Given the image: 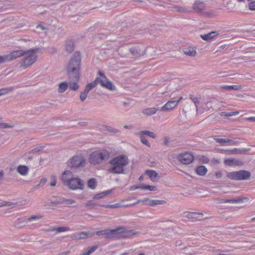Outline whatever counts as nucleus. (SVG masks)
<instances>
[{
    "label": "nucleus",
    "instance_id": "61",
    "mask_svg": "<svg viewBox=\"0 0 255 255\" xmlns=\"http://www.w3.org/2000/svg\"><path fill=\"white\" fill-rule=\"evenodd\" d=\"M220 88L222 90H226V91H230V86L229 85H221L220 86Z\"/></svg>",
    "mask_w": 255,
    "mask_h": 255
},
{
    "label": "nucleus",
    "instance_id": "46",
    "mask_svg": "<svg viewBox=\"0 0 255 255\" xmlns=\"http://www.w3.org/2000/svg\"><path fill=\"white\" fill-rule=\"evenodd\" d=\"M36 31L39 33L42 31H44L46 33L47 31V28L42 24H39L36 26Z\"/></svg>",
    "mask_w": 255,
    "mask_h": 255
},
{
    "label": "nucleus",
    "instance_id": "49",
    "mask_svg": "<svg viewBox=\"0 0 255 255\" xmlns=\"http://www.w3.org/2000/svg\"><path fill=\"white\" fill-rule=\"evenodd\" d=\"M88 92H86L85 90L81 92L80 95V99L81 101H84L87 97Z\"/></svg>",
    "mask_w": 255,
    "mask_h": 255
},
{
    "label": "nucleus",
    "instance_id": "62",
    "mask_svg": "<svg viewBox=\"0 0 255 255\" xmlns=\"http://www.w3.org/2000/svg\"><path fill=\"white\" fill-rule=\"evenodd\" d=\"M137 189H141V184L139 185H133L130 188V190H134Z\"/></svg>",
    "mask_w": 255,
    "mask_h": 255
},
{
    "label": "nucleus",
    "instance_id": "41",
    "mask_svg": "<svg viewBox=\"0 0 255 255\" xmlns=\"http://www.w3.org/2000/svg\"><path fill=\"white\" fill-rule=\"evenodd\" d=\"M98 248V246L95 245L91 248L89 250H88L86 252L83 253L81 255H90L94 252H95Z\"/></svg>",
    "mask_w": 255,
    "mask_h": 255
},
{
    "label": "nucleus",
    "instance_id": "39",
    "mask_svg": "<svg viewBox=\"0 0 255 255\" xmlns=\"http://www.w3.org/2000/svg\"><path fill=\"white\" fill-rule=\"evenodd\" d=\"M105 128L107 131H108L111 133H114V134H116L119 132L118 129H116L112 127H110V126H105Z\"/></svg>",
    "mask_w": 255,
    "mask_h": 255
},
{
    "label": "nucleus",
    "instance_id": "7",
    "mask_svg": "<svg viewBox=\"0 0 255 255\" xmlns=\"http://www.w3.org/2000/svg\"><path fill=\"white\" fill-rule=\"evenodd\" d=\"M96 80L97 84H99L102 87L110 91L116 90V87L114 83L101 71H98V76L96 77Z\"/></svg>",
    "mask_w": 255,
    "mask_h": 255
},
{
    "label": "nucleus",
    "instance_id": "9",
    "mask_svg": "<svg viewBox=\"0 0 255 255\" xmlns=\"http://www.w3.org/2000/svg\"><path fill=\"white\" fill-rule=\"evenodd\" d=\"M200 107H197V115L199 116L212 108V102L207 97H203Z\"/></svg>",
    "mask_w": 255,
    "mask_h": 255
},
{
    "label": "nucleus",
    "instance_id": "63",
    "mask_svg": "<svg viewBox=\"0 0 255 255\" xmlns=\"http://www.w3.org/2000/svg\"><path fill=\"white\" fill-rule=\"evenodd\" d=\"M216 178L220 179L222 177V173L221 171H217L215 173Z\"/></svg>",
    "mask_w": 255,
    "mask_h": 255
},
{
    "label": "nucleus",
    "instance_id": "14",
    "mask_svg": "<svg viewBox=\"0 0 255 255\" xmlns=\"http://www.w3.org/2000/svg\"><path fill=\"white\" fill-rule=\"evenodd\" d=\"M25 53V50H24L12 51L9 53L7 54L9 61H11L16 58H20L24 56Z\"/></svg>",
    "mask_w": 255,
    "mask_h": 255
},
{
    "label": "nucleus",
    "instance_id": "22",
    "mask_svg": "<svg viewBox=\"0 0 255 255\" xmlns=\"http://www.w3.org/2000/svg\"><path fill=\"white\" fill-rule=\"evenodd\" d=\"M28 224L26 217L19 218L15 221L14 226L17 227H21Z\"/></svg>",
    "mask_w": 255,
    "mask_h": 255
},
{
    "label": "nucleus",
    "instance_id": "43",
    "mask_svg": "<svg viewBox=\"0 0 255 255\" xmlns=\"http://www.w3.org/2000/svg\"><path fill=\"white\" fill-rule=\"evenodd\" d=\"M98 248V246L95 245L91 248L89 250H88L86 252L83 253L81 255H90L94 252H95Z\"/></svg>",
    "mask_w": 255,
    "mask_h": 255
},
{
    "label": "nucleus",
    "instance_id": "34",
    "mask_svg": "<svg viewBox=\"0 0 255 255\" xmlns=\"http://www.w3.org/2000/svg\"><path fill=\"white\" fill-rule=\"evenodd\" d=\"M28 224L31 222L36 221L41 219L42 216L40 215H32L26 217Z\"/></svg>",
    "mask_w": 255,
    "mask_h": 255
},
{
    "label": "nucleus",
    "instance_id": "10",
    "mask_svg": "<svg viewBox=\"0 0 255 255\" xmlns=\"http://www.w3.org/2000/svg\"><path fill=\"white\" fill-rule=\"evenodd\" d=\"M85 163V159L81 155L74 156L67 162L68 166L71 168L83 167Z\"/></svg>",
    "mask_w": 255,
    "mask_h": 255
},
{
    "label": "nucleus",
    "instance_id": "15",
    "mask_svg": "<svg viewBox=\"0 0 255 255\" xmlns=\"http://www.w3.org/2000/svg\"><path fill=\"white\" fill-rule=\"evenodd\" d=\"M224 163L229 166H242L244 164L241 160L232 158L225 159Z\"/></svg>",
    "mask_w": 255,
    "mask_h": 255
},
{
    "label": "nucleus",
    "instance_id": "1",
    "mask_svg": "<svg viewBox=\"0 0 255 255\" xmlns=\"http://www.w3.org/2000/svg\"><path fill=\"white\" fill-rule=\"evenodd\" d=\"M139 234L132 230H126L124 228H117L114 230L107 229L102 231H99L96 232V235L98 236H106V238H130L133 236L137 235Z\"/></svg>",
    "mask_w": 255,
    "mask_h": 255
},
{
    "label": "nucleus",
    "instance_id": "47",
    "mask_svg": "<svg viewBox=\"0 0 255 255\" xmlns=\"http://www.w3.org/2000/svg\"><path fill=\"white\" fill-rule=\"evenodd\" d=\"M68 85L69 86L70 89L74 91L77 90L79 87V85L76 82L69 83Z\"/></svg>",
    "mask_w": 255,
    "mask_h": 255
},
{
    "label": "nucleus",
    "instance_id": "45",
    "mask_svg": "<svg viewBox=\"0 0 255 255\" xmlns=\"http://www.w3.org/2000/svg\"><path fill=\"white\" fill-rule=\"evenodd\" d=\"M98 248V246L95 245L91 248L89 250H88L86 252L83 253L81 255H90L94 252H95Z\"/></svg>",
    "mask_w": 255,
    "mask_h": 255
},
{
    "label": "nucleus",
    "instance_id": "27",
    "mask_svg": "<svg viewBox=\"0 0 255 255\" xmlns=\"http://www.w3.org/2000/svg\"><path fill=\"white\" fill-rule=\"evenodd\" d=\"M112 192V190H107L105 192H102L93 195L92 199L94 200L99 199L103 198L106 196L107 195L110 194Z\"/></svg>",
    "mask_w": 255,
    "mask_h": 255
},
{
    "label": "nucleus",
    "instance_id": "54",
    "mask_svg": "<svg viewBox=\"0 0 255 255\" xmlns=\"http://www.w3.org/2000/svg\"><path fill=\"white\" fill-rule=\"evenodd\" d=\"M243 88V86L241 85H235L230 86V90H235L238 91L241 90Z\"/></svg>",
    "mask_w": 255,
    "mask_h": 255
},
{
    "label": "nucleus",
    "instance_id": "48",
    "mask_svg": "<svg viewBox=\"0 0 255 255\" xmlns=\"http://www.w3.org/2000/svg\"><path fill=\"white\" fill-rule=\"evenodd\" d=\"M13 90L12 88H4L0 90V96L5 95Z\"/></svg>",
    "mask_w": 255,
    "mask_h": 255
},
{
    "label": "nucleus",
    "instance_id": "5",
    "mask_svg": "<svg viewBox=\"0 0 255 255\" xmlns=\"http://www.w3.org/2000/svg\"><path fill=\"white\" fill-rule=\"evenodd\" d=\"M39 51L38 48L25 50L24 57L19 63L20 67L23 69H26L34 64L38 60Z\"/></svg>",
    "mask_w": 255,
    "mask_h": 255
},
{
    "label": "nucleus",
    "instance_id": "38",
    "mask_svg": "<svg viewBox=\"0 0 255 255\" xmlns=\"http://www.w3.org/2000/svg\"><path fill=\"white\" fill-rule=\"evenodd\" d=\"M197 215L202 216L203 214L202 213H194V212H190V213H187L186 217L187 218H190V219L196 218H197L199 217V216H197Z\"/></svg>",
    "mask_w": 255,
    "mask_h": 255
},
{
    "label": "nucleus",
    "instance_id": "44",
    "mask_svg": "<svg viewBox=\"0 0 255 255\" xmlns=\"http://www.w3.org/2000/svg\"><path fill=\"white\" fill-rule=\"evenodd\" d=\"M98 248V246L95 245L91 248L89 250H88L86 252L83 253L81 255H90L94 252H95Z\"/></svg>",
    "mask_w": 255,
    "mask_h": 255
},
{
    "label": "nucleus",
    "instance_id": "26",
    "mask_svg": "<svg viewBox=\"0 0 255 255\" xmlns=\"http://www.w3.org/2000/svg\"><path fill=\"white\" fill-rule=\"evenodd\" d=\"M68 87V83L66 82H63L59 84L57 92L59 94H61L66 91Z\"/></svg>",
    "mask_w": 255,
    "mask_h": 255
},
{
    "label": "nucleus",
    "instance_id": "4",
    "mask_svg": "<svg viewBox=\"0 0 255 255\" xmlns=\"http://www.w3.org/2000/svg\"><path fill=\"white\" fill-rule=\"evenodd\" d=\"M81 55L79 52H75L69 61L67 66V72L69 76L78 80L79 71L81 66Z\"/></svg>",
    "mask_w": 255,
    "mask_h": 255
},
{
    "label": "nucleus",
    "instance_id": "19",
    "mask_svg": "<svg viewBox=\"0 0 255 255\" xmlns=\"http://www.w3.org/2000/svg\"><path fill=\"white\" fill-rule=\"evenodd\" d=\"M214 140L218 143H229L230 145H234L236 144L237 142L233 140H231L229 138H222L219 137H214Z\"/></svg>",
    "mask_w": 255,
    "mask_h": 255
},
{
    "label": "nucleus",
    "instance_id": "17",
    "mask_svg": "<svg viewBox=\"0 0 255 255\" xmlns=\"http://www.w3.org/2000/svg\"><path fill=\"white\" fill-rule=\"evenodd\" d=\"M16 171L21 176H26L28 174L29 168L26 165H19L16 168Z\"/></svg>",
    "mask_w": 255,
    "mask_h": 255
},
{
    "label": "nucleus",
    "instance_id": "28",
    "mask_svg": "<svg viewBox=\"0 0 255 255\" xmlns=\"http://www.w3.org/2000/svg\"><path fill=\"white\" fill-rule=\"evenodd\" d=\"M204 7V3L201 1H196L193 5V9L198 12L202 11Z\"/></svg>",
    "mask_w": 255,
    "mask_h": 255
},
{
    "label": "nucleus",
    "instance_id": "18",
    "mask_svg": "<svg viewBox=\"0 0 255 255\" xmlns=\"http://www.w3.org/2000/svg\"><path fill=\"white\" fill-rule=\"evenodd\" d=\"M183 53L189 56H195L196 55V51L194 47H188L182 49Z\"/></svg>",
    "mask_w": 255,
    "mask_h": 255
},
{
    "label": "nucleus",
    "instance_id": "20",
    "mask_svg": "<svg viewBox=\"0 0 255 255\" xmlns=\"http://www.w3.org/2000/svg\"><path fill=\"white\" fill-rule=\"evenodd\" d=\"M157 111L158 108H147L142 110V113L145 116H149L154 115Z\"/></svg>",
    "mask_w": 255,
    "mask_h": 255
},
{
    "label": "nucleus",
    "instance_id": "60",
    "mask_svg": "<svg viewBox=\"0 0 255 255\" xmlns=\"http://www.w3.org/2000/svg\"><path fill=\"white\" fill-rule=\"evenodd\" d=\"M249 6L250 9L252 10H255V0L250 2Z\"/></svg>",
    "mask_w": 255,
    "mask_h": 255
},
{
    "label": "nucleus",
    "instance_id": "37",
    "mask_svg": "<svg viewBox=\"0 0 255 255\" xmlns=\"http://www.w3.org/2000/svg\"><path fill=\"white\" fill-rule=\"evenodd\" d=\"M141 189L147 190L149 191H156L157 188L155 186L141 184Z\"/></svg>",
    "mask_w": 255,
    "mask_h": 255
},
{
    "label": "nucleus",
    "instance_id": "23",
    "mask_svg": "<svg viewBox=\"0 0 255 255\" xmlns=\"http://www.w3.org/2000/svg\"><path fill=\"white\" fill-rule=\"evenodd\" d=\"M69 230L68 227H52L47 230L48 232H56L57 233L64 232Z\"/></svg>",
    "mask_w": 255,
    "mask_h": 255
},
{
    "label": "nucleus",
    "instance_id": "40",
    "mask_svg": "<svg viewBox=\"0 0 255 255\" xmlns=\"http://www.w3.org/2000/svg\"><path fill=\"white\" fill-rule=\"evenodd\" d=\"M101 206L106 208H118L123 206L120 203H116L113 205H102Z\"/></svg>",
    "mask_w": 255,
    "mask_h": 255
},
{
    "label": "nucleus",
    "instance_id": "2",
    "mask_svg": "<svg viewBox=\"0 0 255 255\" xmlns=\"http://www.w3.org/2000/svg\"><path fill=\"white\" fill-rule=\"evenodd\" d=\"M128 158L126 155L116 156L110 161V167L108 171L117 174L124 173V168L128 164Z\"/></svg>",
    "mask_w": 255,
    "mask_h": 255
},
{
    "label": "nucleus",
    "instance_id": "51",
    "mask_svg": "<svg viewBox=\"0 0 255 255\" xmlns=\"http://www.w3.org/2000/svg\"><path fill=\"white\" fill-rule=\"evenodd\" d=\"M62 203L64 204L69 205L76 203V201L72 199H67L62 200Z\"/></svg>",
    "mask_w": 255,
    "mask_h": 255
},
{
    "label": "nucleus",
    "instance_id": "64",
    "mask_svg": "<svg viewBox=\"0 0 255 255\" xmlns=\"http://www.w3.org/2000/svg\"><path fill=\"white\" fill-rule=\"evenodd\" d=\"M227 151H230L232 153H241V150L240 149H237V148H234L233 149H232V150H227Z\"/></svg>",
    "mask_w": 255,
    "mask_h": 255
},
{
    "label": "nucleus",
    "instance_id": "52",
    "mask_svg": "<svg viewBox=\"0 0 255 255\" xmlns=\"http://www.w3.org/2000/svg\"><path fill=\"white\" fill-rule=\"evenodd\" d=\"M9 61V59L7 54H5L2 56L0 55V64Z\"/></svg>",
    "mask_w": 255,
    "mask_h": 255
},
{
    "label": "nucleus",
    "instance_id": "53",
    "mask_svg": "<svg viewBox=\"0 0 255 255\" xmlns=\"http://www.w3.org/2000/svg\"><path fill=\"white\" fill-rule=\"evenodd\" d=\"M140 137L141 142L147 147H150V144L148 142V140L143 136L139 135Z\"/></svg>",
    "mask_w": 255,
    "mask_h": 255
},
{
    "label": "nucleus",
    "instance_id": "42",
    "mask_svg": "<svg viewBox=\"0 0 255 255\" xmlns=\"http://www.w3.org/2000/svg\"><path fill=\"white\" fill-rule=\"evenodd\" d=\"M98 248V246L95 245L91 248L89 250H88L86 252L83 253L81 255H90L94 252H95Z\"/></svg>",
    "mask_w": 255,
    "mask_h": 255
},
{
    "label": "nucleus",
    "instance_id": "11",
    "mask_svg": "<svg viewBox=\"0 0 255 255\" xmlns=\"http://www.w3.org/2000/svg\"><path fill=\"white\" fill-rule=\"evenodd\" d=\"M177 158L183 164H189L194 160V156L191 152H184L178 154Z\"/></svg>",
    "mask_w": 255,
    "mask_h": 255
},
{
    "label": "nucleus",
    "instance_id": "21",
    "mask_svg": "<svg viewBox=\"0 0 255 255\" xmlns=\"http://www.w3.org/2000/svg\"><path fill=\"white\" fill-rule=\"evenodd\" d=\"M136 134L138 135H142L143 136H144V135H147L153 139H155L156 137V135L154 132L146 130L138 131L136 133Z\"/></svg>",
    "mask_w": 255,
    "mask_h": 255
},
{
    "label": "nucleus",
    "instance_id": "36",
    "mask_svg": "<svg viewBox=\"0 0 255 255\" xmlns=\"http://www.w3.org/2000/svg\"><path fill=\"white\" fill-rule=\"evenodd\" d=\"M97 182L96 179L94 178H91L88 181V186L89 188L94 189L96 188Z\"/></svg>",
    "mask_w": 255,
    "mask_h": 255
},
{
    "label": "nucleus",
    "instance_id": "3",
    "mask_svg": "<svg viewBox=\"0 0 255 255\" xmlns=\"http://www.w3.org/2000/svg\"><path fill=\"white\" fill-rule=\"evenodd\" d=\"M61 180L64 184L72 190L83 189L84 184L83 180L78 177H73L72 172L65 170L62 174Z\"/></svg>",
    "mask_w": 255,
    "mask_h": 255
},
{
    "label": "nucleus",
    "instance_id": "50",
    "mask_svg": "<svg viewBox=\"0 0 255 255\" xmlns=\"http://www.w3.org/2000/svg\"><path fill=\"white\" fill-rule=\"evenodd\" d=\"M57 183V177L56 176L53 175L51 176L50 177V186L52 187H54L56 185Z\"/></svg>",
    "mask_w": 255,
    "mask_h": 255
},
{
    "label": "nucleus",
    "instance_id": "56",
    "mask_svg": "<svg viewBox=\"0 0 255 255\" xmlns=\"http://www.w3.org/2000/svg\"><path fill=\"white\" fill-rule=\"evenodd\" d=\"M96 205H97V204L95 202H94L92 200L88 201L86 204V206L90 209L92 208L94 206Z\"/></svg>",
    "mask_w": 255,
    "mask_h": 255
},
{
    "label": "nucleus",
    "instance_id": "8",
    "mask_svg": "<svg viewBox=\"0 0 255 255\" xmlns=\"http://www.w3.org/2000/svg\"><path fill=\"white\" fill-rule=\"evenodd\" d=\"M251 173L247 170L230 172L227 173V176L229 179L235 180H247L251 177Z\"/></svg>",
    "mask_w": 255,
    "mask_h": 255
},
{
    "label": "nucleus",
    "instance_id": "25",
    "mask_svg": "<svg viewBox=\"0 0 255 255\" xmlns=\"http://www.w3.org/2000/svg\"><path fill=\"white\" fill-rule=\"evenodd\" d=\"M146 175L149 177L150 180L153 182L157 181L158 176L157 173L154 170H147L146 171Z\"/></svg>",
    "mask_w": 255,
    "mask_h": 255
},
{
    "label": "nucleus",
    "instance_id": "16",
    "mask_svg": "<svg viewBox=\"0 0 255 255\" xmlns=\"http://www.w3.org/2000/svg\"><path fill=\"white\" fill-rule=\"evenodd\" d=\"M189 97L195 104L196 110H197V107H200V106L199 105L200 104H201L203 97H202L201 95H194L193 94H190L189 95Z\"/></svg>",
    "mask_w": 255,
    "mask_h": 255
},
{
    "label": "nucleus",
    "instance_id": "57",
    "mask_svg": "<svg viewBox=\"0 0 255 255\" xmlns=\"http://www.w3.org/2000/svg\"><path fill=\"white\" fill-rule=\"evenodd\" d=\"M200 160L204 163H208L209 162V158L205 156H202L200 158Z\"/></svg>",
    "mask_w": 255,
    "mask_h": 255
},
{
    "label": "nucleus",
    "instance_id": "58",
    "mask_svg": "<svg viewBox=\"0 0 255 255\" xmlns=\"http://www.w3.org/2000/svg\"><path fill=\"white\" fill-rule=\"evenodd\" d=\"M43 149V147L42 146H40L33 148L31 150L30 152L32 153H35L42 150Z\"/></svg>",
    "mask_w": 255,
    "mask_h": 255
},
{
    "label": "nucleus",
    "instance_id": "24",
    "mask_svg": "<svg viewBox=\"0 0 255 255\" xmlns=\"http://www.w3.org/2000/svg\"><path fill=\"white\" fill-rule=\"evenodd\" d=\"M196 173L200 176H204L207 173L208 170L204 165L199 166L196 168Z\"/></svg>",
    "mask_w": 255,
    "mask_h": 255
},
{
    "label": "nucleus",
    "instance_id": "6",
    "mask_svg": "<svg viewBox=\"0 0 255 255\" xmlns=\"http://www.w3.org/2000/svg\"><path fill=\"white\" fill-rule=\"evenodd\" d=\"M110 155V152L106 150H96L90 154L89 161L93 164H100L103 160L108 159Z\"/></svg>",
    "mask_w": 255,
    "mask_h": 255
},
{
    "label": "nucleus",
    "instance_id": "35",
    "mask_svg": "<svg viewBox=\"0 0 255 255\" xmlns=\"http://www.w3.org/2000/svg\"><path fill=\"white\" fill-rule=\"evenodd\" d=\"M239 114V112L235 111V112H223L220 113V115L222 117H229L233 116H236Z\"/></svg>",
    "mask_w": 255,
    "mask_h": 255
},
{
    "label": "nucleus",
    "instance_id": "29",
    "mask_svg": "<svg viewBox=\"0 0 255 255\" xmlns=\"http://www.w3.org/2000/svg\"><path fill=\"white\" fill-rule=\"evenodd\" d=\"M216 35V32L214 31V32H210L207 34L201 35V37L204 40L209 41V40H211L212 38H213Z\"/></svg>",
    "mask_w": 255,
    "mask_h": 255
},
{
    "label": "nucleus",
    "instance_id": "12",
    "mask_svg": "<svg viewBox=\"0 0 255 255\" xmlns=\"http://www.w3.org/2000/svg\"><path fill=\"white\" fill-rule=\"evenodd\" d=\"M140 202H143L145 205L151 206H155L165 203V201L164 200H152L146 198L143 200H138L136 202L133 203L132 205H134Z\"/></svg>",
    "mask_w": 255,
    "mask_h": 255
},
{
    "label": "nucleus",
    "instance_id": "31",
    "mask_svg": "<svg viewBox=\"0 0 255 255\" xmlns=\"http://www.w3.org/2000/svg\"><path fill=\"white\" fill-rule=\"evenodd\" d=\"M129 51L133 55H142L144 54L143 51L140 52V50H139V48L138 46L131 48L129 49Z\"/></svg>",
    "mask_w": 255,
    "mask_h": 255
},
{
    "label": "nucleus",
    "instance_id": "13",
    "mask_svg": "<svg viewBox=\"0 0 255 255\" xmlns=\"http://www.w3.org/2000/svg\"><path fill=\"white\" fill-rule=\"evenodd\" d=\"M177 106V102L174 100H169L163 106L160 108V110L163 112H169L174 110Z\"/></svg>",
    "mask_w": 255,
    "mask_h": 255
},
{
    "label": "nucleus",
    "instance_id": "59",
    "mask_svg": "<svg viewBox=\"0 0 255 255\" xmlns=\"http://www.w3.org/2000/svg\"><path fill=\"white\" fill-rule=\"evenodd\" d=\"M47 182V179L46 178H42L39 182V184L36 185V188H38L40 185H43Z\"/></svg>",
    "mask_w": 255,
    "mask_h": 255
},
{
    "label": "nucleus",
    "instance_id": "33",
    "mask_svg": "<svg viewBox=\"0 0 255 255\" xmlns=\"http://www.w3.org/2000/svg\"><path fill=\"white\" fill-rule=\"evenodd\" d=\"M97 85V83L96 79L92 82L88 84L84 90H85L87 92H89L90 90L94 88Z\"/></svg>",
    "mask_w": 255,
    "mask_h": 255
},
{
    "label": "nucleus",
    "instance_id": "32",
    "mask_svg": "<svg viewBox=\"0 0 255 255\" xmlns=\"http://www.w3.org/2000/svg\"><path fill=\"white\" fill-rule=\"evenodd\" d=\"M248 198L244 197V198H238L236 199H227V203H237L239 202H243L245 200H248Z\"/></svg>",
    "mask_w": 255,
    "mask_h": 255
},
{
    "label": "nucleus",
    "instance_id": "30",
    "mask_svg": "<svg viewBox=\"0 0 255 255\" xmlns=\"http://www.w3.org/2000/svg\"><path fill=\"white\" fill-rule=\"evenodd\" d=\"M74 43L71 41H67L65 44V50L68 53H71L74 50Z\"/></svg>",
    "mask_w": 255,
    "mask_h": 255
},
{
    "label": "nucleus",
    "instance_id": "55",
    "mask_svg": "<svg viewBox=\"0 0 255 255\" xmlns=\"http://www.w3.org/2000/svg\"><path fill=\"white\" fill-rule=\"evenodd\" d=\"M12 127V125H9L7 123L0 122V128H8Z\"/></svg>",
    "mask_w": 255,
    "mask_h": 255
}]
</instances>
